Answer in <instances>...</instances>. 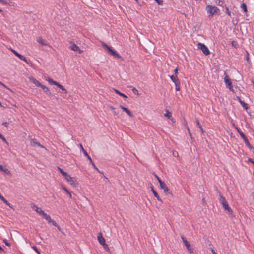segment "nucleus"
I'll return each mask as SVG.
<instances>
[{
	"label": "nucleus",
	"instance_id": "obj_1",
	"mask_svg": "<svg viewBox=\"0 0 254 254\" xmlns=\"http://www.w3.org/2000/svg\"><path fill=\"white\" fill-rule=\"evenodd\" d=\"M32 209L36 211L39 215L42 216V217L48 222H51V219L50 216L45 213L44 211L40 208L38 207L37 205L35 204H32L31 205Z\"/></svg>",
	"mask_w": 254,
	"mask_h": 254
},
{
	"label": "nucleus",
	"instance_id": "obj_2",
	"mask_svg": "<svg viewBox=\"0 0 254 254\" xmlns=\"http://www.w3.org/2000/svg\"><path fill=\"white\" fill-rule=\"evenodd\" d=\"M45 79L46 81L48 82V83L50 84H53L56 86H57L58 87H59L63 92L66 93L67 92L66 90L65 89V88L61 84H59L57 81H54L51 78H50L49 77L47 76L45 77Z\"/></svg>",
	"mask_w": 254,
	"mask_h": 254
},
{
	"label": "nucleus",
	"instance_id": "obj_3",
	"mask_svg": "<svg viewBox=\"0 0 254 254\" xmlns=\"http://www.w3.org/2000/svg\"><path fill=\"white\" fill-rule=\"evenodd\" d=\"M102 45L103 47L105 48L106 50L108 51V53L110 55L114 56L115 57H117L118 58H121V57L117 53V52L114 50H113L110 47L107 45L106 43L102 42Z\"/></svg>",
	"mask_w": 254,
	"mask_h": 254
},
{
	"label": "nucleus",
	"instance_id": "obj_4",
	"mask_svg": "<svg viewBox=\"0 0 254 254\" xmlns=\"http://www.w3.org/2000/svg\"><path fill=\"white\" fill-rule=\"evenodd\" d=\"M181 238L188 252L190 254H193L194 253L193 248L191 244L189 242H188L183 236H182Z\"/></svg>",
	"mask_w": 254,
	"mask_h": 254
},
{
	"label": "nucleus",
	"instance_id": "obj_5",
	"mask_svg": "<svg viewBox=\"0 0 254 254\" xmlns=\"http://www.w3.org/2000/svg\"><path fill=\"white\" fill-rule=\"evenodd\" d=\"M67 182L71 186L76 187L78 185V182L74 177H72L69 174L65 178Z\"/></svg>",
	"mask_w": 254,
	"mask_h": 254
},
{
	"label": "nucleus",
	"instance_id": "obj_6",
	"mask_svg": "<svg viewBox=\"0 0 254 254\" xmlns=\"http://www.w3.org/2000/svg\"><path fill=\"white\" fill-rule=\"evenodd\" d=\"M159 184H160L161 189L163 190L164 192L166 194H169L171 196L173 195L171 191H170L168 188L167 187V186H166V185L165 184V183L164 182H163L162 180H159Z\"/></svg>",
	"mask_w": 254,
	"mask_h": 254
},
{
	"label": "nucleus",
	"instance_id": "obj_7",
	"mask_svg": "<svg viewBox=\"0 0 254 254\" xmlns=\"http://www.w3.org/2000/svg\"><path fill=\"white\" fill-rule=\"evenodd\" d=\"M197 48L201 50L205 55H208L210 54L209 49L204 44L198 43L197 44Z\"/></svg>",
	"mask_w": 254,
	"mask_h": 254
},
{
	"label": "nucleus",
	"instance_id": "obj_8",
	"mask_svg": "<svg viewBox=\"0 0 254 254\" xmlns=\"http://www.w3.org/2000/svg\"><path fill=\"white\" fill-rule=\"evenodd\" d=\"M206 10L207 12L210 14L214 15L215 13H216L219 11V9L215 6L208 5L206 7Z\"/></svg>",
	"mask_w": 254,
	"mask_h": 254
},
{
	"label": "nucleus",
	"instance_id": "obj_9",
	"mask_svg": "<svg viewBox=\"0 0 254 254\" xmlns=\"http://www.w3.org/2000/svg\"><path fill=\"white\" fill-rule=\"evenodd\" d=\"M224 82L226 86L229 88V89L230 91L234 92V89L232 86V82L227 75H226L224 77Z\"/></svg>",
	"mask_w": 254,
	"mask_h": 254
},
{
	"label": "nucleus",
	"instance_id": "obj_10",
	"mask_svg": "<svg viewBox=\"0 0 254 254\" xmlns=\"http://www.w3.org/2000/svg\"><path fill=\"white\" fill-rule=\"evenodd\" d=\"M71 45L70 46L69 48L71 50L74 51H78L79 53H82L83 52V51L81 50L80 48L76 45L75 43L70 42V43Z\"/></svg>",
	"mask_w": 254,
	"mask_h": 254
},
{
	"label": "nucleus",
	"instance_id": "obj_11",
	"mask_svg": "<svg viewBox=\"0 0 254 254\" xmlns=\"http://www.w3.org/2000/svg\"><path fill=\"white\" fill-rule=\"evenodd\" d=\"M97 239L101 245H103V244L106 243L105 239L103 237L101 233H99L98 234Z\"/></svg>",
	"mask_w": 254,
	"mask_h": 254
},
{
	"label": "nucleus",
	"instance_id": "obj_12",
	"mask_svg": "<svg viewBox=\"0 0 254 254\" xmlns=\"http://www.w3.org/2000/svg\"><path fill=\"white\" fill-rule=\"evenodd\" d=\"M29 80L37 86L41 87V86L43 85L37 80H36L35 78H33V77H30Z\"/></svg>",
	"mask_w": 254,
	"mask_h": 254
},
{
	"label": "nucleus",
	"instance_id": "obj_13",
	"mask_svg": "<svg viewBox=\"0 0 254 254\" xmlns=\"http://www.w3.org/2000/svg\"><path fill=\"white\" fill-rule=\"evenodd\" d=\"M120 108H121L124 112H125L129 116L132 117L133 116L132 113L127 108L123 106L122 105H120L119 106Z\"/></svg>",
	"mask_w": 254,
	"mask_h": 254
},
{
	"label": "nucleus",
	"instance_id": "obj_14",
	"mask_svg": "<svg viewBox=\"0 0 254 254\" xmlns=\"http://www.w3.org/2000/svg\"><path fill=\"white\" fill-rule=\"evenodd\" d=\"M30 145L32 146H35V145H37L38 147H41L42 148H44V146L41 145L39 142L36 141L34 139H31L30 141Z\"/></svg>",
	"mask_w": 254,
	"mask_h": 254
},
{
	"label": "nucleus",
	"instance_id": "obj_15",
	"mask_svg": "<svg viewBox=\"0 0 254 254\" xmlns=\"http://www.w3.org/2000/svg\"><path fill=\"white\" fill-rule=\"evenodd\" d=\"M222 206H223V208L224 209L225 211H226L227 213H228L229 214H232V210L231 209V208L229 206L228 203H226Z\"/></svg>",
	"mask_w": 254,
	"mask_h": 254
},
{
	"label": "nucleus",
	"instance_id": "obj_16",
	"mask_svg": "<svg viewBox=\"0 0 254 254\" xmlns=\"http://www.w3.org/2000/svg\"><path fill=\"white\" fill-rule=\"evenodd\" d=\"M151 191L154 195V196L157 198V199L160 201L161 203H162V199L160 198V197L159 196V195H158L157 193L156 192V191L154 190L153 187H151Z\"/></svg>",
	"mask_w": 254,
	"mask_h": 254
},
{
	"label": "nucleus",
	"instance_id": "obj_17",
	"mask_svg": "<svg viewBox=\"0 0 254 254\" xmlns=\"http://www.w3.org/2000/svg\"><path fill=\"white\" fill-rule=\"evenodd\" d=\"M219 201L222 206L227 203L226 199L223 196V195L220 193H219Z\"/></svg>",
	"mask_w": 254,
	"mask_h": 254
},
{
	"label": "nucleus",
	"instance_id": "obj_18",
	"mask_svg": "<svg viewBox=\"0 0 254 254\" xmlns=\"http://www.w3.org/2000/svg\"><path fill=\"white\" fill-rule=\"evenodd\" d=\"M170 79L174 84L180 81L178 78L177 75H171L170 76Z\"/></svg>",
	"mask_w": 254,
	"mask_h": 254
},
{
	"label": "nucleus",
	"instance_id": "obj_19",
	"mask_svg": "<svg viewBox=\"0 0 254 254\" xmlns=\"http://www.w3.org/2000/svg\"><path fill=\"white\" fill-rule=\"evenodd\" d=\"M37 41L42 45H47V43H46L44 40L41 37H38L36 39Z\"/></svg>",
	"mask_w": 254,
	"mask_h": 254
},
{
	"label": "nucleus",
	"instance_id": "obj_20",
	"mask_svg": "<svg viewBox=\"0 0 254 254\" xmlns=\"http://www.w3.org/2000/svg\"><path fill=\"white\" fill-rule=\"evenodd\" d=\"M164 116L173 121V119L172 118V114L170 111H167Z\"/></svg>",
	"mask_w": 254,
	"mask_h": 254
},
{
	"label": "nucleus",
	"instance_id": "obj_21",
	"mask_svg": "<svg viewBox=\"0 0 254 254\" xmlns=\"http://www.w3.org/2000/svg\"><path fill=\"white\" fill-rule=\"evenodd\" d=\"M58 169L59 170L60 173L64 177V178L67 177V176L68 175V174L67 172H65L62 169L59 167H58Z\"/></svg>",
	"mask_w": 254,
	"mask_h": 254
},
{
	"label": "nucleus",
	"instance_id": "obj_22",
	"mask_svg": "<svg viewBox=\"0 0 254 254\" xmlns=\"http://www.w3.org/2000/svg\"><path fill=\"white\" fill-rule=\"evenodd\" d=\"M41 88L43 89V90L45 92L49 94V95L51 94V92H50L49 89L48 87H47L46 86L43 85L41 86Z\"/></svg>",
	"mask_w": 254,
	"mask_h": 254
},
{
	"label": "nucleus",
	"instance_id": "obj_23",
	"mask_svg": "<svg viewBox=\"0 0 254 254\" xmlns=\"http://www.w3.org/2000/svg\"><path fill=\"white\" fill-rule=\"evenodd\" d=\"M16 56H17L21 60H23V61H24L25 62H26L27 64H28V63L26 58L25 57H24L23 56H22V55L18 53Z\"/></svg>",
	"mask_w": 254,
	"mask_h": 254
},
{
	"label": "nucleus",
	"instance_id": "obj_24",
	"mask_svg": "<svg viewBox=\"0 0 254 254\" xmlns=\"http://www.w3.org/2000/svg\"><path fill=\"white\" fill-rule=\"evenodd\" d=\"M114 90L115 91V92L117 94H118L119 95H120V96L124 97V98H127V96L124 94V93H122L121 92H120L119 91H118V90L116 89H114Z\"/></svg>",
	"mask_w": 254,
	"mask_h": 254
},
{
	"label": "nucleus",
	"instance_id": "obj_25",
	"mask_svg": "<svg viewBox=\"0 0 254 254\" xmlns=\"http://www.w3.org/2000/svg\"><path fill=\"white\" fill-rule=\"evenodd\" d=\"M175 89L176 91H180V81L178 82H177L175 84Z\"/></svg>",
	"mask_w": 254,
	"mask_h": 254
},
{
	"label": "nucleus",
	"instance_id": "obj_26",
	"mask_svg": "<svg viewBox=\"0 0 254 254\" xmlns=\"http://www.w3.org/2000/svg\"><path fill=\"white\" fill-rule=\"evenodd\" d=\"M196 123H197V125L198 127L200 128V129L201 130V132L202 133H203L204 132V130L203 129V128L202 127V126L200 125V122H199V121L198 120H196Z\"/></svg>",
	"mask_w": 254,
	"mask_h": 254
},
{
	"label": "nucleus",
	"instance_id": "obj_27",
	"mask_svg": "<svg viewBox=\"0 0 254 254\" xmlns=\"http://www.w3.org/2000/svg\"><path fill=\"white\" fill-rule=\"evenodd\" d=\"M236 129H237V131L238 132V133H239V134L240 135L242 138H245V137H246L245 134L239 128L236 127Z\"/></svg>",
	"mask_w": 254,
	"mask_h": 254
},
{
	"label": "nucleus",
	"instance_id": "obj_28",
	"mask_svg": "<svg viewBox=\"0 0 254 254\" xmlns=\"http://www.w3.org/2000/svg\"><path fill=\"white\" fill-rule=\"evenodd\" d=\"M80 148L81 150H82V152L83 153L84 155L86 156H88L87 152L85 150V149L83 148L82 145L81 144H80Z\"/></svg>",
	"mask_w": 254,
	"mask_h": 254
},
{
	"label": "nucleus",
	"instance_id": "obj_29",
	"mask_svg": "<svg viewBox=\"0 0 254 254\" xmlns=\"http://www.w3.org/2000/svg\"><path fill=\"white\" fill-rule=\"evenodd\" d=\"M239 101L242 106L245 109H247V104L243 101H242L240 98H239Z\"/></svg>",
	"mask_w": 254,
	"mask_h": 254
},
{
	"label": "nucleus",
	"instance_id": "obj_30",
	"mask_svg": "<svg viewBox=\"0 0 254 254\" xmlns=\"http://www.w3.org/2000/svg\"><path fill=\"white\" fill-rule=\"evenodd\" d=\"M2 172H3L4 173L7 175L10 174V171L5 167H4Z\"/></svg>",
	"mask_w": 254,
	"mask_h": 254
},
{
	"label": "nucleus",
	"instance_id": "obj_31",
	"mask_svg": "<svg viewBox=\"0 0 254 254\" xmlns=\"http://www.w3.org/2000/svg\"><path fill=\"white\" fill-rule=\"evenodd\" d=\"M245 143H246V144L248 146V147H250V143L248 140V139L246 137H245V138H243Z\"/></svg>",
	"mask_w": 254,
	"mask_h": 254
},
{
	"label": "nucleus",
	"instance_id": "obj_32",
	"mask_svg": "<svg viewBox=\"0 0 254 254\" xmlns=\"http://www.w3.org/2000/svg\"><path fill=\"white\" fill-rule=\"evenodd\" d=\"M102 245L103 246L104 248L106 250H107V251H109V250H110V248H109V247L108 245L106 243H104V244H103V245Z\"/></svg>",
	"mask_w": 254,
	"mask_h": 254
},
{
	"label": "nucleus",
	"instance_id": "obj_33",
	"mask_svg": "<svg viewBox=\"0 0 254 254\" xmlns=\"http://www.w3.org/2000/svg\"><path fill=\"white\" fill-rule=\"evenodd\" d=\"M241 7L244 10V11L245 12H247V6H246V5L245 3L242 4Z\"/></svg>",
	"mask_w": 254,
	"mask_h": 254
},
{
	"label": "nucleus",
	"instance_id": "obj_34",
	"mask_svg": "<svg viewBox=\"0 0 254 254\" xmlns=\"http://www.w3.org/2000/svg\"><path fill=\"white\" fill-rule=\"evenodd\" d=\"M0 138L6 144H8L5 138L0 133Z\"/></svg>",
	"mask_w": 254,
	"mask_h": 254
},
{
	"label": "nucleus",
	"instance_id": "obj_35",
	"mask_svg": "<svg viewBox=\"0 0 254 254\" xmlns=\"http://www.w3.org/2000/svg\"><path fill=\"white\" fill-rule=\"evenodd\" d=\"M173 155L175 157H179V154L177 151H173L172 152Z\"/></svg>",
	"mask_w": 254,
	"mask_h": 254
},
{
	"label": "nucleus",
	"instance_id": "obj_36",
	"mask_svg": "<svg viewBox=\"0 0 254 254\" xmlns=\"http://www.w3.org/2000/svg\"><path fill=\"white\" fill-rule=\"evenodd\" d=\"M62 189L65 191L67 194L70 193V191L64 186H62Z\"/></svg>",
	"mask_w": 254,
	"mask_h": 254
},
{
	"label": "nucleus",
	"instance_id": "obj_37",
	"mask_svg": "<svg viewBox=\"0 0 254 254\" xmlns=\"http://www.w3.org/2000/svg\"><path fill=\"white\" fill-rule=\"evenodd\" d=\"M155 0V1H156V2L159 5H162L163 4V1L162 0Z\"/></svg>",
	"mask_w": 254,
	"mask_h": 254
},
{
	"label": "nucleus",
	"instance_id": "obj_38",
	"mask_svg": "<svg viewBox=\"0 0 254 254\" xmlns=\"http://www.w3.org/2000/svg\"><path fill=\"white\" fill-rule=\"evenodd\" d=\"M132 91L135 94L139 95L138 91L136 88H133L132 89Z\"/></svg>",
	"mask_w": 254,
	"mask_h": 254
},
{
	"label": "nucleus",
	"instance_id": "obj_39",
	"mask_svg": "<svg viewBox=\"0 0 254 254\" xmlns=\"http://www.w3.org/2000/svg\"><path fill=\"white\" fill-rule=\"evenodd\" d=\"M32 248L38 254H40V251L38 250L36 247L32 246Z\"/></svg>",
	"mask_w": 254,
	"mask_h": 254
},
{
	"label": "nucleus",
	"instance_id": "obj_40",
	"mask_svg": "<svg viewBox=\"0 0 254 254\" xmlns=\"http://www.w3.org/2000/svg\"><path fill=\"white\" fill-rule=\"evenodd\" d=\"M3 202L10 207L12 208V206L6 199L3 201Z\"/></svg>",
	"mask_w": 254,
	"mask_h": 254
},
{
	"label": "nucleus",
	"instance_id": "obj_41",
	"mask_svg": "<svg viewBox=\"0 0 254 254\" xmlns=\"http://www.w3.org/2000/svg\"><path fill=\"white\" fill-rule=\"evenodd\" d=\"M3 242L5 243V244L8 246H9L10 245V243L7 242L6 240H3Z\"/></svg>",
	"mask_w": 254,
	"mask_h": 254
},
{
	"label": "nucleus",
	"instance_id": "obj_42",
	"mask_svg": "<svg viewBox=\"0 0 254 254\" xmlns=\"http://www.w3.org/2000/svg\"><path fill=\"white\" fill-rule=\"evenodd\" d=\"M174 74H175V75H177L178 72V67H176V68L174 69Z\"/></svg>",
	"mask_w": 254,
	"mask_h": 254
},
{
	"label": "nucleus",
	"instance_id": "obj_43",
	"mask_svg": "<svg viewBox=\"0 0 254 254\" xmlns=\"http://www.w3.org/2000/svg\"><path fill=\"white\" fill-rule=\"evenodd\" d=\"M113 112L115 115H118L119 114V112L118 111H117L116 109Z\"/></svg>",
	"mask_w": 254,
	"mask_h": 254
},
{
	"label": "nucleus",
	"instance_id": "obj_44",
	"mask_svg": "<svg viewBox=\"0 0 254 254\" xmlns=\"http://www.w3.org/2000/svg\"><path fill=\"white\" fill-rule=\"evenodd\" d=\"M86 157H87L88 159L89 160V161L91 163L93 162L91 158L88 155V156H86Z\"/></svg>",
	"mask_w": 254,
	"mask_h": 254
},
{
	"label": "nucleus",
	"instance_id": "obj_45",
	"mask_svg": "<svg viewBox=\"0 0 254 254\" xmlns=\"http://www.w3.org/2000/svg\"><path fill=\"white\" fill-rule=\"evenodd\" d=\"M91 164H92V166L94 167V168L95 169H96L97 170H98V171L99 172V169H98L97 168V167L96 166V165H95L94 163V162H93V163H92Z\"/></svg>",
	"mask_w": 254,
	"mask_h": 254
},
{
	"label": "nucleus",
	"instance_id": "obj_46",
	"mask_svg": "<svg viewBox=\"0 0 254 254\" xmlns=\"http://www.w3.org/2000/svg\"><path fill=\"white\" fill-rule=\"evenodd\" d=\"M0 2L2 3L3 4H6L7 2L4 0H0Z\"/></svg>",
	"mask_w": 254,
	"mask_h": 254
},
{
	"label": "nucleus",
	"instance_id": "obj_47",
	"mask_svg": "<svg viewBox=\"0 0 254 254\" xmlns=\"http://www.w3.org/2000/svg\"><path fill=\"white\" fill-rule=\"evenodd\" d=\"M108 107H109V109H111V110L112 111H114V110H115V108H114V107H113V106H109Z\"/></svg>",
	"mask_w": 254,
	"mask_h": 254
},
{
	"label": "nucleus",
	"instance_id": "obj_48",
	"mask_svg": "<svg viewBox=\"0 0 254 254\" xmlns=\"http://www.w3.org/2000/svg\"><path fill=\"white\" fill-rule=\"evenodd\" d=\"M11 51H12V52H13V53H14L16 56H17V54H18V52H16L15 50H14L12 49V50H11Z\"/></svg>",
	"mask_w": 254,
	"mask_h": 254
},
{
	"label": "nucleus",
	"instance_id": "obj_49",
	"mask_svg": "<svg viewBox=\"0 0 254 254\" xmlns=\"http://www.w3.org/2000/svg\"><path fill=\"white\" fill-rule=\"evenodd\" d=\"M2 125H4L5 127H7L8 125V123L7 122H3L2 123Z\"/></svg>",
	"mask_w": 254,
	"mask_h": 254
},
{
	"label": "nucleus",
	"instance_id": "obj_50",
	"mask_svg": "<svg viewBox=\"0 0 254 254\" xmlns=\"http://www.w3.org/2000/svg\"><path fill=\"white\" fill-rule=\"evenodd\" d=\"M154 176L157 178L158 182L159 183V180H161L159 178V177L156 174H155Z\"/></svg>",
	"mask_w": 254,
	"mask_h": 254
},
{
	"label": "nucleus",
	"instance_id": "obj_51",
	"mask_svg": "<svg viewBox=\"0 0 254 254\" xmlns=\"http://www.w3.org/2000/svg\"><path fill=\"white\" fill-rule=\"evenodd\" d=\"M54 226L58 228V230L59 231H61L60 228H59V226L57 225V223H54Z\"/></svg>",
	"mask_w": 254,
	"mask_h": 254
},
{
	"label": "nucleus",
	"instance_id": "obj_52",
	"mask_svg": "<svg viewBox=\"0 0 254 254\" xmlns=\"http://www.w3.org/2000/svg\"><path fill=\"white\" fill-rule=\"evenodd\" d=\"M5 167L3 166L2 165H0V170L1 171H2V170H3V169Z\"/></svg>",
	"mask_w": 254,
	"mask_h": 254
},
{
	"label": "nucleus",
	"instance_id": "obj_53",
	"mask_svg": "<svg viewBox=\"0 0 254 254\" xmlns=\"http://www.w3.org/2000/svg\"><path fill=\"white\" fill-rule=\"evenodd\" d=\"M0 199L3 202L5 199L2 196V195H0Z\"/></svg>",
	"mask_w": 254,
	"mask_h": 254
},
{
	"label": "nucleus",
	"instance_id": "obj_54",
	"mask_svg": "<svg viewBox=\"0 0 254 254\" xmlns=\"http://www.w3.org/2000/svg\"><path fill=\"white\" fill-rule=\"evenodd\" d=\"M0 85H1L3 87H5V88H7V87L6 86V85H5L4 84H3L2 82H1L0 81Z\"/></svg>",
	"mask_w": 254,
	"mask_h": 254
},
{
	"label": "nucleus",
	"instance_id": "obj_55",
	"mask_svg": "<svg viewBox=\"0 0 254 254\" xmlns=\"http://www.w3.org/2000/svg\"><path fill=\"white\" fill-rule=\"evenodd\" d=\"M226 10H227V13L229 15H230V12L229 11V9H228V8L226 9Z\"/></svg>",
	"mask_w": 254,
	"mask_h": 254
},
{
	"label": "nucleus",
	"instance_id": "obj_56",
	"mask_svg": "<svg viewBox=\"0 0 254 254\" xmlns=\"http://www.w3.org/2000/svg\"><path fill=\"white\" fill-rule=\"evenodd\" d=\"M212 252L213 254H217V253L214 251V250L213 249L212 250Z\"/></svg>",
	"mask_w": 254,
	"mask_h": 254
},
{
	"label": "nucleus",
	"instance_id": "obj_57",
	"mask_svg": "<svg viewBox=\"0 0 254 254\" xmlns=\"http://www.w3.org/2000/svg\"><path fill=\"white\" fill-rule=\"evenodd\" d=\"M187 130H188V131L189 132V133H190V135H191V133H190V129H189V128L188 127H187Z\"/></svg>",
	"mask_w": 254,
	"mask_h": 254
},
{
	"label": "nucleus",
	"instance_id": "obj_58",
	"mask_svg": "<svg viewBox=\"0 0 254 254\" xmlns=\"http://www.w3.org/2000/svg\"><path fill=\"white\" fill-rule=\"evenodd\" d=\"M68 194L69 195V197H70V198H72V195H71V192H70V193H68Z\"/></svg>",
	"mask_w": 254,
	"mask_h": 254
},
{
	"label": "nucleus",
	"instance_id": "obj_59",
	"mask_svg": "<svg viewBox=\"0 0 254 254\" xmlns=\"http://www.w3.org/2000/svg\"><path fill=\"white\" fill-rule=\"evenodd\" d=\"M3 251V250L1 246H0V251Z\"/></svg>",
	"mask_w": 254,
	"mask_h": 254
},
{
	"label": "nucleus",
	"instance_id": "obj_60",
	"mask_svg": "<svg viewBox=\"0 0 254 254\" xmlns=\"http://www.w3.org/2000/svg\"><path fill=\"white\" fill-rule=\"evenodd\" d=\"M0 12H2V10L1 9H0Z\"/></svg>",
	"mask_w": 254,
	"mask_h": 254
},
{
	"label": "nucleus",
	"instance_id": "obj_61",
	"mask_svg": "<svg viewBox=\"0 0 254 254\" xmlns=\"http://www.w3.org/2000/svg\"><path fill=\"white\" fill-rule=\"evenodd\" d=\"M250 161L252 162L253 160L252 159H250Z\"/></svg>",
	"mask_w": 254,
	"mask_h": 254
},
{
	"label": "nucleus",
	"instance_id": "obj_62",
	"mask_svg": "<svg viewBox=\"0 0 254 254\" xmlns=\"http://www.w3.org/2000/svg\"><path fill=\"white\" fill-rule=\"evenodd\" d=\"M252 163H253L254 164V161H252Z\"/></svg>",
	"mask_w": 254,
	"mask_h": 254
},
{
	"label": "nucleus",
	"instance_id": "obj_63",
	"mask_svg": "<svg viewBox=\"0 0 254 254\" xmlns=\"http://www.w3.org/2000/svg\"><path fill=\"white\" fill-rule=\"evenodd\" d=\"M136 1H137V0H135Z\"/></svg>",
	"mask_w": 254,
	"mask_h": 254
}]
</instances>
